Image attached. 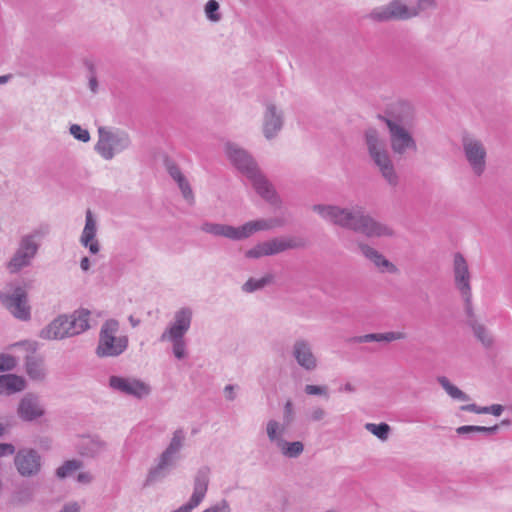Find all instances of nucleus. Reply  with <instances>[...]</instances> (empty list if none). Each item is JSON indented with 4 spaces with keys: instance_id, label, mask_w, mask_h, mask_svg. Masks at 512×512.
Listing matches in <instances>:
<instances>
[{
    "instance_id": "obj_1",
    "label": "nucleus",
    "mask_w": 512,
    "mask_h": 512,
    "mask_svg": "<svg viewBox=\"0 0 512 512\" xmlns=\"http://www.w3.org/2000/svg\"><path fill=\"white\" fill-rule=\"evenodd\" d=\"M312 210L324 221L364 234L367 237L391 236L392 229L364 212L361 206L341 207L334 204H316Z\"/></svg>"
},
{
    "instance_id": "obj_2",
    "label": "nucleus",
    "mask_w": 512,
    "mask_h": 512,
    "mask_svg": "<svg viewBox=\"0 0 512 512\" xmlns=\"http://www.w3.org/2000/svg\"><path fill=\"white\" fill-rule=\"evenodd\" d=\"M379 119L387 126L394 154L403 156L417 151V142L414 138L416 111L410 102L397 101L391 105L384 116H379Z\"/></svg>"
},
{
    "instance_id": "obj_3",
    "label": "nucleus",
    "mask_w": 512,
    "mask_h": 512,
    "mask_svg": "<svg viewBox=\"0 0 512 512\" xmlns=\"http://www.w3.org/2000/svg\"><path fill=\"white\" fill-rule=\"evenodd\" d=\"M225 154L236 169L246 177L249 184L261 198L274 207H280L281 199L279 195L246 150L236 143L227 142L225 144Z\"/></svg>"
},
{
    "instance_id": "obj_4",
    "label": "nucleus",
    "mask_w": 512,
    "mask_h": 512,
    "mask_svg": "<svg viewBox=\"0 0 512 512\" xmlns=\"http://www.w3.org/2000/svg\"><path fill=\"white\" fill-rule=\"evenodd\" d=\"M363 137L370 163L388 185L396 187L399 183V175L388 149L386 138L374 127H368L364 131Z\"/></svg>"
},
{
    "instance_id": "obj_5",
    "label": "nucleus",
    "mask_w": 512,
    "mask_h": 512,
    "mask_svg": "<svg viewBox=\"0 0 512 512\" xmlns=\"http://www.w3.org/2000/svg\"><path fill=\"white\" fill-rule=\"evenodd\" d=\"M90 318L91 312L85 308L59 315L40 331L39 336L45 340H62L80 335L90 329Z\"/></svg>"
},
{
    "instance_id": "obj_6",
    "label": "nucleus",
    "mask_w": 512,
    "mask_h": 512,
    "mask_svg": "<svg viewBox=\"0 0 512 512\" xmlns=\"http://www.w3.org/2000/svg\"><path fill=\"white\" fill-rule=\"evenodd\" d=\"M186 442V432L182 428L176 429L171 436L169 444L156 458L155 464L148 470L144 486L148 487L163 480L181 460V451Z\"/></svg>"
},
{
    "instance_id": "obj_7",
    "label": "nucleus",
    "mask_w": 512,
    "mask_h": 512,
    "mask_svg": "<svg viewBox=\"0 0 512 512\" xmlns=\"http://www.w3.org/2000/svg\"><path fill=\"white\" fill-rule=\"evenodd\" d=\"M193 310L190 307H181L175 311L173 319L168 323L160 336L161 342L171 344L172 353L178 360L187 357L186 334L192 324Z\"/></svg>"
},
{
    "instance_id": "obj_8",
    "label": "nucleus",
    "mask_w": 512,
    "mask_h": 512,
    "mask_svg": "<svg viewBox=\"0 0 512 512\" xmlns=\"http://www.w3.org/2000/svg\"><path fill=\"white\" fill-rule=\"evenodd\" d=\"M46 233V229L36 228L21 236L18 247L7 264V269L10 273H18L23 268L32 264Z\"/></svg>"
},
{
    "instance_id": "obj_9",
    "label": "nucleus",
    "mask_w": 512,
    "mask_h": 512,
    "mask_svg": "<svg viewBox=\"0 0 512 512\" xmlns=\"http://www.w3.org/2000/svg\"><path fill=\"white\" fill-rule=\"evenodd\" d=\"M128 347V336L120 333V323L116 319L106 320L99 332L96 353L100 357H117Z\"/></svg>"
},
{
    "instance_id": "obj_10",
    "label": "nucleus",
    "mask_w": 512,
    "mask_h": 512,
    "mask_svg": "<svg viewBox=\"0 0 512 512\" xmlns=\"http://www.w3.org/2000/svg\"><path fill=\"white\" fill-rule=\"evenodd\" d=\"M131 144L127 133L112 131L105 127L98 129V141L95 151L105 160H111L114 156L126 150Z\"/></svg>"
},
{
    "instance_id": "obj_11",
    "label": "nucleus",
    "mask_w": 512,
    "mask_h": 512,
    "mask_svg": "<svg viewBox=\"0 0 512 512\" xmlns=\"http://www.w3.org/2000/svg\"><path fill=\"white\" fill-rule=\"evenodd\" d=\"M0 300L15 318L22 321L30 319L31 312L27 292L23 287L15 285L6 287L0 294Z\"/></svg>"
},
{
    "instance_id": "obj_12",
    "label": "nucleus",
    "mask_w": 512,
    "mask_h": 512,
    "mask_svg": "<svg viewBox=\"0 0 512 512\" xmlns=\"http://www.w3.org/2000/svg\"><path fill=\"white\" fill-rule=\"evenodd\" d=\"M453 279L456 289L459 291L465 303V311L471 313V273L468 263L461 253H456L453 258Z\"/></svg>"
},
{
    "instance_id": "obj_13",
    "label": "nucleus",
    "mask_w": 512,
    "mask_h": 512,
    "mask_svg": "<svg viewBox=\"0 0 512 512\" xmlns=\"http://www.w3.org/2000/svg\"><path fill=\"white\" fill-rule=\"evenodd\" d=\"M462 149L473 174L481 176L486 170L487 150L484 143L476 137L465 135L462 138Z\"/></svg>"
},
{
    "instance_id": "obj_14",
    "label": "nucleus",
    "mask_w": 512,
    "mask_h": 512,
    "mask_svg": "<svg viewBox=\"0 0 512 512\" xmlns=\"http://www.w3.org/2000/svg\"><path fill=\"white\" fill-rule=\"evenodd\" d=\"M417 17V12L403 0H391L388 4L374 8L369 18L378 22L408 20Z\"/></svg>"
},
{
    "instance_id": "obj_15",
    "label": "nucleus",
    "mask_w": 512,
    "mask_h": 512,
    "mask_svg": "<svg viewBox=\"0 0 512 512\" xmlns=\"http://www.w3.org/2000/svg\"><path fill=\"white\" fill-rule=\"evenodd\" d=\"M109 387L120 394L141 399L150 394V386L134 377L111 376Z\"/></svg>"
},
{
    "instance_id": "obj_16",
    "label": "nucleus",
    "mask_w": 512,
    "mask_h": 512,
    "mask_svg": "<svg viewBox=\"0 0 512 512\" xmlns=\"http://www.w3.org/2000/svg\"><path fill=\"white\" fill-rule=\"evenodd\" d=\"M291 353L298 366L303 370L311 372L318 368V358L313 352L312 343L308 339H296L292 345Z\"/></svg>"
},
{
    "instance_id": "obj_17",
    "label": "nucleus",
    "mask_w": 512,
    "mask_h": 512,
    "mask_svg": "<svg viewBox=\"0 0 512 512\" xmlns=\"http://www.w3.org/2000/svg\"><path fill=\"white\" fill-rule=\"evenodd\" d=\"M45 413V405L40 397L33 393L25 394L17 407L18 417L25 422L35 421L43 417Z\"/></svg>"
},
{
    "instance_id": "obj_18",
    "label": "nucleus",
    "mask_w": 512,
    "mask_h": 512,
    "mask_svg": "<svg viewBox=\"0 0 512 512\" xmlns=\"http://www.w3.org/2000/svg\"><path fill=\"white\" fill-rule=\"evenodd\" d=\"M14 463L21 476L30 477L40 471L41 457L36 450L24 448L16 453Z\"/></svg>"
},
{
    "instance_id": "obj_19",
    "label": "nucleus",
    "mask_w": 512,
    "mask_h": 512,
    "mask_svg": "<svg viewBox=\"0 0 512 512\" xmlns=\"http://www.w3.org/2000/svg\"><path fill=\"white\" fill-rule=\"evenodd\" d=\"M284 124L283 112L273 103H267L263 114L262 132L266 139L275 138Z\"/></svg>"
},
{
    "instance_id": "obj_20",
    "label": "nucleus",
    "mask_w": 512,
    "mask_h": 512,
    "mask_svg": "<svg viewBox=\"0 0 512 512\" xmlns=\"http://www.w3.org/2000/svg\"><path fill=\"white\" fill-rule=\"evenodd\" d=\"M286 220L284 217L260 218L244 223L239 228V239L245 240L253 234L261 231L273 230L284 226Z\"/></svg>"
},
{
    "instance_id": "obj_21",
    "label": "nucleus",
    "mask_w": 512,
    "mask_h": 512,
    "mask_svg": "<svg viewBox=\"0 0 512 512\" xmlns=\"http://www.w3.org/2000/svg\"><path fill=\"white\" fill-rule=\"evenodd\" d=\"M97 221L92 211L88 209L85 215V226L80 236V244L87 248L91 254H97L100 251V243L96 238Z\"/></svg>"
},
{
    "instance_id": "obj_22",
    "label": "nucleus",
    "mask_w": 512,
    "mask_h": 512,
    "mask_svg": "<svg viewBox=\"0 0 512 512\" xmlns=\"http://www.w3.org/2000/svg\"><path fill=\"white\" fill-rule=\"evenodd\" d=\"M210 469L201 467L194 478L193 493L189 501L185 504L190 509L196 508L205 498L209 484Z\"/></svg>"
},
{
    "instance_id": "obj_23",
    "label": "nucleus",
    "mask_w": 512,
    "mask_h": 512,
    "mask_svg": "<svg viewBox=\"0 0 512 512\" xmlns=\"http://www.w3.org/2000/svg\"><path fill=\"white\" fill-rule=\"evenodd\" d=\"M267 256L275 255L289 249H296L305 246V242L299 238L277 237L264 241Z\"/></svg>"
},
{
    "instance_id": "obj_24",
    "label": "nucleus",
    "mask_w": 512,
    "mask_h": 512,
    "mask_svg": "<svg viewBox=\"0 0 512 512\" xmlns=\"http://www.w3.org/2000/svg\"><path fill=\"white\" fill-rule=\"evenodd\" d=\"M200 230L215 237H224L232 241H240L239 228L222 223L203 222Z\"/></svg>"
},
{
    "instance_id": "obj_25",
    "label": "nucleus",
    "mask_w": 512,
    "mask_h": 512,
    "mask_svg": "<svg viewBox=\"0 0 512 512\" xmlns=\"http://www.w3.org/2000/svg\"><path fill=\"white\" fill-rule=\"evenodd\" d=\"M77 448L82 456L95 458L105 452L106 443L97 436H85L79 440Z\"/></svg>"
},
{
    "instance_id": "obj_26",
    "label": "nucleus",
    "mask_w": 512,
    "mask_h": 512,
    "mask_svg": "<svg viewBox=\"0 0 512 512\" xmlns=\"http://www.w3.org/2000/svg\"><path fill=\"white\" fill-rule=\"evenodd\" d=\"M360 252L369 259L381 272L395 273L397 271L396 266L387 260L381 253H379L373 247L360 243Z\"/></svg>"
},
{
    "instance_id": "obj_27",
    "label": "nucleus",
    "mask_w": 512,
    "mask_h": 512,
    "mask_svg": "<svg viewBox=\"0 0 512 512\" xmlns=\"http://www.w3.org/2000/svg\"><path fill=\"white\" fill-rule=\"evenodd\" d=\"M26 388V381L16 374L0 375V395H11L21 392Z\"/></svg>"
},
{
    "instance_id": "obj_28",
    "label": "nucleus",
    "mask_w": 512,
    "mask_h": 512,
    "mask_svg": "<svg viewBox=\"0 0 512 512\" xmlns=\"http://www.w3.org/2000/svg\"><path fill=\"white\" fill-rule=\"evenodd\" d=\"M407 337L405 332L402 331H389L385 333H370L361 336H356L353 341L356 343H369V342H392L403 340Z\"/></svg>"
},
{
    "instance_id": "obj_29",
    "label": "nucleus",
    "mask_w": 512,
    "mask_h": 512,
    "mask_svg": "<svg viewBox=\"0 0 512 512\" xmlns=\"http://www.w3.org/2000/svg\"><path fill=\"white\" fill-rule=\"evenodd\" d=\"M287 424L280 422L277 419H269L265 424V433L270 443L276 447L285 440L284 436L286 433Z\"/></svg>"
},
{
    "instance_id": "obj_30",
    "label": "nucleus",
    "mask_w": 512,
    "mask_h": 512,
    "mask_svg": "<svg viewBox=\"0 0 512 512\" xmlns=\"http://www.w3.org/2000/svg\"><path fill=\"white\" fill-rule=\"evenodd\" d=\"M469 317L468 323L471 326L474 335L477 337V339L486 347H489L492 345L493 338L489 331L485 328L484 325L478 323L474 317L473 311L471 310L470 314H467Z\"/></svg>"
},
{
    "instance_id": "obj_31",
    "label": "nucleus",
    "mask_w": 512,
    "mask_h": 512,
    "mask_svg": "<svg viewBox=\"0 0 512 512\" xmlns=\"http://www.w3.org/2000/svg\"><path fill=\"white\" fill-rule=\"evenodd\" d=\"M26 372L31 379L42 380L45 377V367L43 359L36 357H27Z\"/></svg>"
},
{
    "instance_id": "obj_32",
    "label": "nucleus",
    "mask_w": 512,
    "mask_h": 512,
    "mask_svg": "<svg viewBox=\"0 0 512 512\" xmlns=\"http://www.w3.org/2000/svg\"><path fill=\"white\" fill-rule=\"evenodd\" d=\"M437 381L452 399L463 402H466L470 399L466 393L460 390L457 386L453 385L447 377L440 376L438 377Z\"/></svg>"
},
{
    "instance_id": "obj_33",
    "label": "nucleus",
    "mask_w": 512,
    "mask_h": 512,
    "mask_svg": "<svg viewBox=\"0 0 512 512\" xmlns=\"http://www.w3.org/2000/svg\"><path fill=\"white\" fill-rule=\"evenodd\" d=\"M277 448L286 458H298L304 451V444L301 441L284 440Z\"/></svg>"
},
{
    "instance_id": "obj_34",
    "label": "nucleus",
    "mask_w": 512,
    "mask_h": 512,
    "mask_svg": "<svg viewBox=\"0 0 512 512\" xmlns=\"http://www.w3.org/2000/svg\"><path fill=\"white\" fill-rule=\"evenodd\" d=\"M272 281L271 275H266L261 278H250L242 286V290L246 293H252L264 288Z\"/></svg>"
},
{
    "instance_id": "obj_35",
    "label": "nucleus",
    "mask_w": 512,
    "mask_h": 512,
    "mask_svg": "<svg viewBox=\"0 0 512 512\" xmlns=\"http://www.w3.org/2000/svg\"><path fill=\"white\" fill-rule=\"evenodd\" d=\"M364 427L381 441H386L389 438L391 428L387 423H366Z\"/></svg>"
},
{
    "instance_id": "obj_36",
    "label": "nucleus",
    "mask_w": 512,
    "mask_h": 512,
    "mask_svg": "<svg viewBox=\"0 0 512 512\" xmlns=\"http://www.w3.org/2000/svg\"><path fill=\"white\" fill-rule=\"evenodd\" d=\"M497 430H498L497 425H494L492 427L464 425V426L458 427L456 429V432L459 435H467V434H473V433H481L484 435H491V434H494Z\"/></svg>"
},
{
    "instance_id": "obj_37",
    "label": "nucleus",
    "mask_w": 512,
    "mask_h": 512,
    "mask_svg": "<svg viewBox=\"0 0 512 512\" xmlns=\"http://www.w3.org/2000/svg\"><path fill=\"white\" fill-rule=\"evenodd\" d=\"M82 467V462L77 459L67 460L56 471L59 478H66Z\"/></svg>"
},
{
    "instance_id": "obj_38",
    "label": "nucleus",
    "mask_w": 512,
    "mask_h": 512,
    "mask_svg": "<svg viewBox=\"0 0 512 512\" xmlns=\"http://www.w3.org/2000/svg\"><path fill=\"white\" fill-rule=\"evenodd\" d=\"M206 18L211 22H219L222 18L220 13V6L216 0H209L204 7Z\"/></svg>"
},
{
    "instance_id": "obj_39",
    "label": "nucleus",
    "mask_w": 512,
    "mask_h": 512,
    "mask_svg": "<svg viewBox=\"0 0 512 512\" xmlns=\"http://www.w3.org/2000/svg\"><path fill=\"white\" fill-rule=\"evenodd\" d=\"M70 134L81 142H88L90 140V133L87 129L78 124H72L69 128Z\"/></svg>"
},
{
    "instance_id": "obj_40",
    "label": "nucleus",
    "mask_w": 512,
    "mask_h": 512,
    "mask_svg": "<svg viewBox=\"0 0 512 512\" xmlns=\"http://www.w3.org/2000/svg\"><path fill=\"white\" fill-rule=\"evenodd\" d=\"M17 365V359L5 353H0V372L13 370Z\"/></svg>"
},
{
    "instance_id": "obj_41",
    "label": "nucleus",
    "mask_w": 512,
    "mask_h": 512,
    "mask_svg": "<svg viewBox=\"0 0 512 512\" xmlns=\"http://www.w3.org/2000/svg\"><path fill=\"white\" fill-rule=\"evenodd\" d=\"M304 391L307 395L311 396H323L328 398V387L325 385H312L308 384L305 386Z\"/></svg>"
},
{
    "instance_id": "obj_42",
    "label": "nucleus",
    "mask_w": 512,
    "mask_h": 512,
    "mask_svg": "<svg viewBox=\"0 0 512 512\" xmlns=\"http://www.w3.org/2000/svg\"><path fill=\"white\" fill-rule=\"evenodd\" d=\"M177 184L185 200L190 204L193 203L194 194L187 179L184 177L183 179L179 180Z\"/></svg>"
},
{
    "instance_id": "obj_43",
    "label": "nucleus",
    "mask_w": 512,
    "mask_h": 512,
    "mask_svg": "<svg viewBox=\"0 0 512 512\" xmlns=\"http://www.w3.org/2000/svg\"><path fill=\"white\" fill-rule=\"evenodd\" d=\"M177 184L185 200L190 204L193 203L194 194L187 179L184 177L183 179L179 180Z\"/></svg>"
},
{
    "instance_id": "obj_44",
    "label": "nucleus",
    "mask_w": 512,
    "mask_h": 512,
    "mask_svg": "<svg viewBox=\"0 0 512 512\" xmlns=\"http://www.w3.org/2000/svg\"><path fill=\"white\" fill-rule=\"evenodd\" d=\"M245 256L247 258H252V259H257V258H260L263 256H267V251L265 250L264 243L261 242V243L255 245L254 247H252L251 249L247 250L245 252Z\"/></svg>"
},
{
    "instance_id": "obj_45",
    "label": "nucleus",
    "mask_w": 512,
    "mask_h": 512,
    "mask_svg": "<svg viewBox=\"0 0 512 512\" xmlns=\"http://www.w3.org/2000/svg\"><path fill=\"white\" fill-rule=\"evenodd\" d=\"M202 512H232V510L228 501L223 499L209 506Z\"/></svg>"
},
{
    "instance_id": "obj_46",
    "label": "nucleus",
    "mask_w": 512,
    "mask_h": 512,
    "mask_svg": "<svg viewBox=\"0 0 512 512\" xmlns=\"http://www.w3.org/2000/svg\"><path fill=\"white\" fill-rule=\"evenodd\" d=\"M417 12V16L426 10L434 9L436 7V0H417L416 5H411Z\"/></svg>"
},
{
    "instance_id": "obj_47",
    "label": "nucleus",
    "mask_w": 512,
    "mask_h": 512,
    "mask_svg": "<svg viewBox=\"0 0 512 512\" xmlns=\"http://www.w3.org/2000/svg\"><path fill=\"white\" fill-rule=\"evenodd\" d=\"M325 417H326V411L322 407H319V406H315V407L311 408L309 415H308V419L311 422L321 421Z\"/></svg>"
},
{
    "instance_id": "obj_48",
    "label": "nucleus",
    "mask_w": 512,
    "mask_h": 512,
    "mask_svg": "<svg viewBox=\"0 0 512 512\" xmlns=\"http://www.w3.org/2000/svg\"><path fill=\"white\" fill-rule=\"evenodd\" d=\"M285 423L288 425L294 419V406L292 401L288 400L283 407Z\"/></svg>"
},
{
    "instance_id": "obj_49",
    "label": "nucleus",
    "mask_w": 512,
    "mask_h": 512,
    "mask_svg": "<svg viewBox=\"0 0 512 512\" xmlns=\"http://www.w3.org/2000/svg\"><path fill=\"white\" fill-rule=\"evenodd\" d=\"M15 453V447L9 443H0V457L12 455Z\"/></svg>"
},
{
    "instance_id": "obj_50",
    "label": "nucleus",
    "mask_w": 512,
    "mask_h": 512,
    "mask_svg": "<svg viewBox=\"0 0 512 512\" xmlns=\"http://www.w3.org/2000/svg\"><path fill=\"white\" fill-rule=\"evenodd\" d=\"M168 171H169V174L170 176L176 181L178 182L179 180L183 179L185 176L182 174V172L180 171V169L175 166V165H172V166H169L168 168Z\"/></svg>"
},
{
    "instance_id": "obj_51",
    "label": "nucleus",
    "mask_w": 512,
    "mask_h": 512,
    "mask_svg": "<svg viewBox=\"0 0 512 512\" xmlns=\"http://www.w3.org/2000/svg\"><path fill=\"white\" fill-rule=\"evenodd\" d=\"M88 87L93 94L98 92V81L94 73L89 76Z\"/></svg>"
},
{
    "instance_id": "obj_52",
    "label": "nucleus",
    "mask_w": 512,
    "mask_h": 512,
    "mask_svg": "<svg viewBox=\"0 0 512 512\" xmlns=\"http://www.w3.org/2000/svg\"><path fill=\"white\" fill-rule=\"evenodd\" d=\"M224 394H225L226 399L233 401L236 398L235 386L226 385L224 388Z\"/></svg>"
},
{
    "instance_id": "obj_53",
    "label": "nucleus",
    "mask_w": 512,
    "mask_h": 512,
    "mask_svg": "<svg viewBox=\"0 0 512 512\" xmlns=\"http://www.w3.org/2000/svg\"><path fill=\"white\" fill-rule=\"evenodd\" d=\"M13 346H23L26 350L34 352L37 349V343L33 341H23L14 344Z\"/></svg>"
},
{
    "instance_id": "obj_54",
    "label": "nucleus",
    "mask_w": 512,
    "mask_h": 512,
    "mask_svg": "<svg viewBox=\"0 0 512 512\" xmlns=\"http://www.w3.org/2000/svg\"><path fill=\"white\" fill-rule=\"evenodd\" d=\"M60 512H81L80 506L76 503H67L63 506V508L60 510Z\"/></svg>"
},
{
    "instance_id": "obj_55",
    "label": "nucleus",
    "mask_w": 512,
    "mask_h": 512,
    "mask_svg": "<svg viewBox=\"0 0 512 512\" xmlns=\"http://www.w3.org/2000/svg\"><path fill=\"white\" fill-rule=\"evenodd\" d=\"M92 480V475L88 472H81L77 476V481L83 484H88Z\"/></svg>"
},
{
    "instance_id": "obj_56",
    "label": "nucleus",
    "mask_w": 512,
    "mask_h": 512,
    "mask_svg": "<svg viewBox=\"0 0 512 512\" xmlns=\"http://www.w3.org/2000/svg\"><path fill=\"white\" fill-rule=\"evenodd\" d=\"M503 412V406L499 404H494L489 406V413L494 416H500Z\"/></svg>"
},
{
    "instance_id": "obj_57",
    "label": "nucleus",
    "mask_w": 512,
    "mask_h": 512,
    "mask_svg": "<svg viewBox=\"0 0 512 512\" xmlns=\"http://www.w3.org/2000/svg\"><path fill=\"white\" fill-rule=\"evenodd\" d=\"M462 411H468L478 414L480 412V406H477L476 404H467L463 405L460 408Z\"/></svg>"
},
{
    "instance_id": "obj_58",
    "label": "nucleus",
    "mask_w": 512,
    "mask_h": 512,
    "mask_svg": "<svg viewBox=\"0 0 512 512\" xmlns=\"http://www.w3.org/2000/svg\"><path fill=\"white\" fill-rule=\"evenodd\" d=\"M91 262L88 257H83L80 261V268L82 271L87 272L90 269Z\"/></svg>"
},
{
    "instance_id": "obj_59",
    "label": "nucleus",
    "mask_w": 512,
    "mask_h": 512,
    "mask_svg": "<svg viewBox=\"0 0 512 512\" xmlns=\"http://www.w3.org/2000/svg\"><path fill=\"white\" fill-rule=\"evenodd\" d=\"M339 390L341 392L353 393L356 391V387L352 383L347 382L343 386H341Z\"/></svg>"
},
{
    "instance_id": "obj_60",
    "label": "nucleus",
    "mask_w": 512,
    "mask_h": 512,
    "mask_svg": "<svg viewBox=\"0 0 512 512\" xmlns=\"http://www.w3.org/2000/svg\"><path fill=\"white\" fill-rule=\"evenodd\" d=\"M172 512H192V509H190L187 505L184 504Z\"/></svg>"
},
{
    "instance_id": "obj_61",
    "label": "nucleus",
    "mask_w": 512,
    "mask_h": 512,
    "mask_svg": "<svg viewBox=\"0 0 512 512\" xmlns=\"http://www.w3.org/2000/svg\"><path fill=\"white\" fill-rule=\"evenodd\" d=\"M129 322H130L132 327H137L140 324V320L134 318L133 316L129 317Z\"/></svg>"
},
{
    "instance_id": "obj_62",
    "label": "nucleus",
    "mask_w": 512,
    "mask_h": 512,
    "mask_svg": "<svg viewBox=\"0 0 512 512\" xmlns=\"http://www.w3.org/2000/svg\"><path fill=\"white\" fill-rule=\"evenodd\" d=\"M10 78H11L10 75L0 76V85L7 83Z\"/></svg>"
},
{
    "instance_id": "obj_63",
    "label": "nucleus",
    "mask_w": 512,
    "mask_h": 512,
    "mask_svg": "<svg viewBox=\"0 0 512 512\" xmlns=\"http://www.w3.org/2000/svg\"><path fill=\"white\" fill-rule=\"evenodd\" d=\"M489 413V407H480V412L478 414H488Z\"/></svg>"
},
{
    "instance_id": "obj_64",
    "label": "nucleus",
    "mask_w": 512,
    "mask_h": 512,
    "mask_svg": "<svg viewBox=\"0 0 512 512\" xmlns=\"http://www.w3.org/2000/svg\"><path fill=\"white\" fill-rule=\"evenodd\" d=\"M4 433V427L2 426V424H0V436H2Z\"/></svg>"
}]
</instances>
